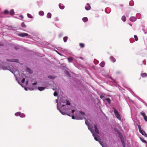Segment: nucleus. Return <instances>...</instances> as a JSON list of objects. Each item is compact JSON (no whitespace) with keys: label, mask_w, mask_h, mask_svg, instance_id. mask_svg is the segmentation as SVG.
I'll use <instances>...</instances> for the list:
<instances>
[{"label":"nucleus","mask_w":147,"mask_h":147,"mask_svg":"<svg viewBox=\"0 0 147 147\" xmlns=\"http://www.w3.org/2000/svg\"><path fill=\"white\" fill-rule=\"evenodd\" d=\"M88 121L87 119H86L85 121V124L87 125L88 127V129L92 133V134L94 138H97V136L99 134V132L97 128V125H94V127L91 128L90 126H88Z\"/></svg>","instance_id":"nucleus-1"},{"label":"nucleus","mask_w":147,"mask_h":147,"mask_svg":"<svg viewBox=\"0 0 147 147\" xmlns=\"http://www.w3.org/2000/svg\"><path fill=\"white\" fill-rule=\"evenodd\" d=\"M115 115L116 117L119 120H121V118L120 114L118 113L117 110L115 108L113 107V108Z\"/></svg>","instance_id":"nucleus-2"},{"label":"nucleus","mask_w":147,"mask_h":147,"mask_svg":"<svg viewBox=\"0 0 147 147\" xmlns=\"http://www.w3.org/2000/svg\"><path fill=\"white\" fill-rule=\"evenodd\" d=\"M138 128L140 132L145 137H147V134L142 129L141 127L139 125L138 126Z\"/></svg>","instance_id":"nucleus-3"},{"label":"nucleus","mask_w":147,"mask_h":147,"mask_svg":"<svg viewBox=\"0 0 147 147\" xmlns=\"http://www.w3.org/2000/svg\"><path fill=\"white\" fill-rule=\"evenodd\" d=\"M140 114L143 116L144 120L146 121H147V117L145 113L143 111H142L140 113Z\"/></svg>","instance_id":"nucleus-4"},{"label":"nucleus","mask_w":147,"mask_h":147,"mask_svg":"<svg viewBox=\"0 0 147 147\" xmlns=\"http://www.w3.org/2000/svg\"><path fill=\"white\" fill-rule=\"evenodd\" d=\"M18 35L20 36L24 37L28 35V34L27 33H22L18 34Z\"/></svg>","instance_id":"nucleus-5"},{"label":"nucleus","mask_w":147,"mask_h":147,"mask_svg":"<svg viewBox=\"0 0 147 147\" xmlns=\"http://www.w3.org/2000/svg\"><path fill=\"white\" fill-rule=\"evenodd\" d=\"M85 8L87 10H90L91 9V6L90 4L88 3H87L86 5L85 6Z\"/></svg>","instance_id":"nucleus-6"},{"label":"nucleus","mask_w":147,"mask_h":147,"mask_svg":"<svg viewBox=\"0 0 147 147\" xmlns=\"http://www.w3.org/2000/svg\"><path fill=\"white\" fill-rule=\"evenodd\" d=\"M129 20L132 22H134L136 20V19L135 17L133 16L130 17Z\"/></svg>","instance_id":"nucleus-7"},{"label":"nucleus","mask_w":147,"mask_h":147,"mask_svg":"<svg viewBox=\"0 0 147 147\" xmlns=\"http://www.w3.org/2000/svg\"><path fill=\"white\" fill-rule=\"evenodd\" d=\"M110 59L111 61L113 62H115L116 61L115 59L112 56L110 57Z\"/></svg>","instance_id":"nucleus-8"},{"label":"nucleus","mask_w":147,"mask_h":147,"mask_svg":"<svg viewBox=\"0 0 147 147\" xmlns=\"http://www.w3.org/2000/svg\"><path fill=\"white\" fill-rule=\"evenodd\" d=\"M18 59H10V62H18Z\"/></svg>","instance_id":"nucleus-9"},{"label":"nucleus","mask_w":147,"mask_h":147,"mask_svg":"<svg viewBox=\"0 0 147 147\" xmlns=\"http://www.w3.org/2000/svg\"><path fill=\"white\" fill-rule=\"evenodd\" d=\"M105 63L104 61L102 62L100 64V65L102 67H103L105 65Z\"/></svg>","instance_id":"nucleus-10"},{"label":"nucleus","mask_w":147,"mask_h":147,"mask_svg":"<svg viewBox=\"0 0 147 147\" xmlns=\"http://www.w3.org/2000/svg\"><path fill=\"white\" fill-rule=\"evenodd\" d=\"M26 71L30 74L32 73L33 72L32 71L30 68H26Z\"/></svg>","instance_id":"nucleus-11"},{"label":"nucleus","mask_w":147,"mask_h":147,"mask_svg":"<svg viewBox=\"0 0 147 147\" xmlns=\"http://www.w3.org/2000/svg\"><path fill=\"white\" fill-rule=\"evenodd\" d=\"M141 76L143 78L147 77V74L145 73H142L141 74Z\"/></svg>","instance_id":"nucleus-12"},{"label":"nucleus","mask_w":147,"mask_h":147,"mask_svg":"<svg viewBox=\"0 0 147 147\" xmlns=\"http://www.w3.org/2000/svg\"><path fill=\"white\" fill-rule=\"evenodd\" d=\"M15 14V12L13 9L11 10L10 11V14L11 15L13 16Z\"/></svg>","instance_id":"nucleus-13"},{"label":"nucleus","mask_w":147,"mask_h":147,"mask_svg":"<svg viewBox=\"0 0 147 147\" xmlns=\"http://www.w3.org/2000/svg\"><path fill=\"white\" fill-rule=\"evenodd\" d=\"M45 88L46 87H38V88L40 91H42L44 90Z\"/></svg>","instance_id":"nucleus-14"},{"label":"nucleus","mask_w":147,"mask_h":147,"mask_svg":"<svg viewBox=\"0 0 147 147\" xmlns=\"http://www.w3.org/2000/svg\"><path fill=\"white\" fill-rule=\"evenodd\" d=\"M121 143L122 144L123 147H125V145L124 144V138H121Z\"/></svg>","instance_id":"nucleus-15"},{"label":"nucleus","mask_w":147,"mask_h":147,"mask_svg":"<svg viewBox=\"0 0 147 147\" xmlns=\"http://www.w3.org/2000/svg\"><path fill=\"white\" fill-rule=\"evenodd\" d=\"M59 8L61 9H63L64 8V6L62 4H59Z\"/></svg>","instance_id":"nucleus-16"},{"label":"nucleus","mask_w":147,"mask_h":147,"mask_svg":"<svg viewBox=\"0 0 147 147\" xmlns=\"http://www.w3.org/2000/svg\"><path fill=\"white\" fill-rule=\"evenodd\" d=\"M121 20L125 22L126 20V18L125 16H123L121 18Z\"/></svg>","instance_id":"nucleus-17"},{"label":"nucleus","mask_w":147,"mask_h":147,"mask_svg":"<svg viewBox=\"0 0 147 147\" xmlns=\"http://www.w3.org/2000/svg\"><path fill=\"white\" fill-rule=\"evenodd\" d=\"M82 20L84 22H86L88 21V19L87 17H84L83 18Z\"/></svg>","instance_id":"nucleus-18"},{"label":"nucleus","mask_w":147,"mask_h":147,"mask_svg":"<svg viewBox=\"0 0 147 147\" xmlns=\"http://www.w3.org/2000/svg\"><path fill=\"white\" fill-rule=\"evenodd\" d=\"M51 16V14L50 13H48L47 15V17L48 18H50Z\"/></svg>","instance_id":"nucleus-19"},{"label":"nucleus","mask_w":147,"mask_h":147,"mask_svg":"<svg viewBox=\"0 0 147 147\" xmlns=\"http://www.w3.org/2000/svg\"><path fill=\"white\" fill-rule=\"evenodd\" d=\"M73 58L71 57H69L68 58V60L69 62L70 63L72 61Z\"/></svg>","instance_id":"nucleus-20"},{"label":"nucleus","mask_w":147,"mask_h":147,"mask_svg":"<svg viewBox=\"0 0 147 147\" xmlns=\"http://www.w3.org/2000/svg\"><path fill=\"white\" fill-rule=\"evenodd\" d=\"M39 14L41 16H43L44 15V12L43 11H41L39 12Z\"/></svg>","instance_id":"nucleus-21"},{"label":"nucleus","mask_w":147,"mask_h":147,"mask_svg":"<svg viewBox=\"0 0 147 147\" xmlns=\"http://www.w3.org/2000/svg\"><path fill=\"white\" fill-rule=\"evenodd\" d=\"M95 140L97 141H98L99 142V143L102 145V142H101L100 140V138H94Z\"/></svg>","instance_id":"nucleus-22"},{"label":"nucleus","mask_w":147,"mask_h":147,"mask_svg":"<svg viewBox=\"0 0 147 147\" xmlns=\"http://www.w3.org/2000/svg\"><path fill=\"white\" fill-rule=\"evenodd\" d=\"M67 39L68 37L67 36L64 37L63 38L64 41L65 42H66L67 41Z\"/></svg>","instance_id":"nucleus-23"},{"label":"nucleus","mask_w":147,"mask_h":147,"mask_svg":"<svg viewBox=\"0 0 147 147\" xmlns=\"http://www.w3.org/2000/svg\"><path fill=\"white\" fill-rule=\"evenodd\" d=\"M80 46L81 47V48H83L84 47L85 45L84 44L82 43H80L79 44Z\"/></svg>","instance_id":"nucleus-24"},{"label":"nucleus","mask_w":147,"mask_h":147,"mask_svg":"<svg viewBox=\"0 0 147 147\" xmlns=\"http://www.w3.org/2000/svg\"><path fill=\"white\" fill-rule=\"evenodd\" d=\"M9 13V11L7 10H5L4 11L3 13L5 14H7Z\"/></svg>","instance_id":"nucleus-25"},{"label":"nucleus","mask_w":147,"mask_h":147,"mask_svg":"<svg viewBox=\"0 0 147 147\" xmlns=\"http://www.w3.org/2000/svg\"><path fill=\"white\" fill-rule=\"evenodd\" d=\"M21 26L23 28H25L26 27V26L24 22H23L22 23Z\"/></svg>","instance_id":"nucleus-26"},{"label":"nucleus","mask_w":147,"mask_h":147,"mask_svg":"<svg viewBox=\"0 0 147 147\" xmlns=\"http://www.w3.org/2000/svg\"><path fill=\"white\" fill-rule=\"evenodd\" d=\"M20 116L21 117H24L25 116V115L23 113H20Z\"/></svg>","instance_id":"nucleus-27"},{"label":"nucleus","mask_w":147,"mask_h":147,"mask_svg":"<svg viewBox=\"0 0 147 147\" xmlns=\"http://www.w3.org/2000/svg\"><path fill=\"white\" fill-rule=\"evenodd\" d=\"M27 16L29 18H33L32 16L30 14L28 13L27 14Z\"/></svg>","instance_id":"nucleus-28"},{"label":"nucleus","mask_w":147,"mask_h":147,"mask_svg":"<svg viewBox=\"0 0 147 147\" xmlns=\"http://www.w3.org/2000/svg\"><path fill=\"white\" fill-rule=\"evenodd\" d=\"M141 140L143 142V143H147V142H146V140H144V138H140Z\"/></svg>","instance_id":"nucleus-29"},{"label":"nucleus","mask_w":147,"mask_h":147,"mask_svg":"<svg viewBox=\"0 0 147 147\" xmlns=\"http://www.w3.org/2000/svg\"><path fill=\"white\" fill-rule=\"evenodd\" d=\"M20 113H21L20 112H18L16 113H15V115L16 116H20Z\"/></svg>","instance_id":"nucleus-30"},{"label":"nucleus","mask_w":147,"mask_h":147,"mask_svg":"<svg viewBox=\"0 0 147 147\" xmlns=\"http://www.w3.org/2000/svg\"><path fill=\"white\" fill-rule=\"evenodd\" d=\"M106 100L109 103H110L111 102V100L109 98H107L106 99Z\"/></svg>","instance_id":"nucleus-31"},{"label":"nucleus","mask_w":147,"mask_h":147,"mask_svg":"<svg viewBox=\"0 0 147 147\" xmlns=\"http://www.w3.org/2000/svg\"><path fill=\"white\" fill-rule=\"evenodd\" d=\"M20 48V47L19 46H16L14 47L15 49L17 50L18 49H19Z\"/></svg>","instance_id":"nucleus-32"},{"label":"nucleus","mask_w":147,"mask_h":147,"mask_svg":"<svg viewBox=\"0 0 147 147\" xmlns=\"http://www.w3.org/2000/svg\"><path fill=\"white\" fill-rule=\"evenodd\" d=\"M134 37L135 40L137 41L138 40V36L136 35H135L134 36Z\"/></svg>","instance_id":"nucleus-33"},{"label":"nucleus","mask_w":147,"mask_h":147,"mask_svg":"<svg viewBox=\"0 0 147 147\" xmlns=\"http://www.w3.org/2000/svg\"><path fill=\"white\" fill-rule=\"evenodd\" d=\"M48 78H50V79H54L55 78L54 77H52L51 76H48Z\"/></svg>","instance_id":"nucleus-34"},{"label":"nucleus","mask_w":147,"mask_h":147,"mask_svg":"<svg viewBox=\"0 0 147 147\" xmlns=\"http://www.w3.org/2000/svg\"><path fill=\"white\" fill-rule=\"evenodd\" d=\"M57 95H58V93H57V92L56 91H55L54 93V95L55 96H57Z\"/></svg>","instance_id":"nucleus-35"},{"label":"nucleus","mask_w":147,"mask_h":147,"mask_svg":"<svg viewBox=\"0 0 147 147\" xmlns=\"http://www.w3.org/2000/svg\"><path fill=\"white\" fill-rule=\"evenodd\" d=\"M66 105H70V103L68 100L66 101Z\"/></svg>","instance_id":"nucleus-36"},{"label":"nucleus","mask_w":147,"mask_h":147,"mask_svg":"<svg viewBox=\"0 0 147 147\" xmlns=\"http://www.w3.org/2000/svg\"><path fill=\"white\" fill-rule=\"evenodd\" d=\"M59 111L62 114H63V115H65L66 114L65 113L61 111L60 110H59Z\"/></svg>","instance_id":"nucleus-37"},{"label":"nucleus","mask_w":147,"mask_h":147,"mask_svg":"<svg viewBox=\"0 0 147 147\" xmlns=\"http://www.w3.org/2000/svg\"><path fill=\"white\" fill-rule=\"evenodd\" d=\"M3 65V63L2 62H0V67H2V65Z\"/></svg>","instance_id":"nucleus-38"},{"label":"nucleus","mask_w":147,"mask_h":147,"mask_svg":"<svg viewBox=\"0 0 147 147\" xmlns=\"http://www.w3.org/2000/svg\"><path fill=\"white\" fill-rule=\"evenodd\" d=\"M25 81V78H23L22 79V83H24V82Z\"/></svg>","instance_id":"nucleus-39"},{"label":"nucleus","mask_w":147,"mask_h":147,"mask_svg":"<svg viewBox=\"0 0 147 147\" xmlns=\"http://www.w3.org/2000/svg\"><path fill=\"white\" fill-rule=\"evenodd\" d=\"M80 112L82 115H84V113L82 112V111H80Z\"/></svg>","instance_id":"nucleus-40"},{"label":"nucleus","mask_w":147,"mask_h":147,"mask_svg":"<svg viewBox=\"0 0 147 147\" xmlns=\"http://www.w3.org/2000/svg\"><path fill=\"white\" fill-rule=\"evenodd\" d=\"M37 84L36 82H34L32 84V85H36Z\"/></svg>","instance_id":"nucleus-41"},{"label":"nucleus","mask_w":147,"mask_h":147,"mask_svg":"<svg viewBox=\"0 0 147 147\" xmlns=\"http://www.w3.org/2000/svg\"><path fill=\"white\" fill-rule=\"evenodd\" d=\"M72 118L73 119H75V117L74 116V115H72Z\"/></svg>","instance_id":"nucleus-42"},{"label":"nucleus","mask_w":147,"mask_h":147,"mask_svg":"<svg viewBox=\"0 0 147 147\" xmlns=\"http://www.w3.org/2000/svg\"><path fill=\"white\" fill-rule=\"evenodd\" d=\"M20 17H21V18H22V19H23V18H24V17H23V16H22V15H21V16H20Z\"/></svg>","instance_id":"nucleus-43"},{"label":"nucleus","mask_w":147,"mask_h":147,"mask_svg":"<svg viewBox=\"0 0 147 147\" xmlns=\"http://www.w3.org/2000/svg\"><path fill=\"white\" fill-rule=\"evenodd\" d=\"M75 110H72V111H71V112L72 113H74V112L75 111Z\"/></svg>","instance_id":"nucleus-44"},{"label":"nucleus","mask_w":147,"mask_h":147,"mask_svg":"<svg viewBox=\"0 0 147 147\" xmlns=\"http://www.w3.org/2000/svg\"><path fill=\"white\" fill-rule=\"evenodd\" d=\"M3 46V44L2 43H0V46Z\"/></svg>","instance_id":"nucleus-45"},{"label":"nucleus","mask_w":147,"mask_h":147,"mask_svg":"<svg viewBox=\"0 0 147 147\" xmlns=\"http://www.w3.org/2000/svg\"><path fill=\"white\" fill-rule=\"evenodd\" d=\"M66 74H67L68 75H69V72H66Z\"/></svg>","instance_id":"nucleus-46"},{"label":"nucleus","mask_w":147,"mask_h":147,"mask_svg":"<svg viewBox=\"0 0 147 147\" xmlns=\"http://www.w3.org/2000/svg\"><path fill=\"white\" fill-rule=\"evenodd\" d=\"M67 114V115H68V116H70V115H69V114H67H67Z\"/></svg>","instance_id":"nucleus-47"},{"label":"nucleus","mask_w":147,"mask_h":147,"mask_svg":"<svg viewBox=\"0 0 147 147\" xmlns=\"http://www.w3.org/2000/svg\"><path fill=\"white\" fill-rule=\"evenodd\" d=\"M26 84H28V81H27L26 82Z\"/></svg>","instance_id":"nucleus-48"},{"label":"nucleus","mask_w":147,"mask_h":147,"mask_svg":"<svg viewBox=\"0 0 147 147\" xmlns=\"http://www.w3.org/2000/svg\"><path fill=\"white\" fill-rule=\"evenodd\" d=\"M100 98H102V96H100Z\"/></svg>","instance_id":"nucleus-49"},{"label":"nucleus","mask_w":147,"mask_h":147,"mask_svg":"<svg viewBox=\"0 0 147 147\" xmlns=\"http://www.w3.org/2000/svg\"><path fill=\"white\" fill-rule=\"evenodd\" d=\"M18 83L20 84V83L19 82V81H18Z\"/></svg>","instance_id":"nucleus-50"}]
</instances>
